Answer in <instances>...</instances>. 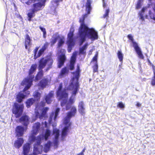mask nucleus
Instances as JSON below:
<instances>
[{"label":"nucleus","instance_id":"f257e3e1","mask_svg":"<svg viewBox=\"0 0 155 155\" xmlns=\"http://www.w3.org/2000/svg\"><path fill=\"white\" fill-rule=\"evenodd\" d=\"M80 73L79 67L78 65L76 72L73 74V77L71 81L70 85L68 87V89L71 91V96L69 101H67L68 97V90H61L62 84H59L58 90L57 92V97L59 100H61V106L63 107L65 106L66 110H68L71 108L70 112L68 113L66 118L64 119L63 125L64 128L62 131V138L66 136L67 134V130L70 125V119L72 117L74 116L76 112V109L74 106H71L75 100V97L77 93L79 88L78 79L79 78Z\"/></svg>","mask_w":155,"mask_h":155},{"label":"nucleus","instance_id":"f03ea898","mask_svg":"<svg viewBox=\"0 0 155 155\" xmlns=\"http://www.w3.org/2000/svg\"><path fill=\"white\" fill-rule=\"evenodd\" d=\"M39 123L34 124L32 131L29 137V140L31 143L35 142L33 154L29 155H38L42 152V147L40 145L44 140H46L51 134V131L47 129V124L46 121L43 122L41 127H40Z\"/></svg>","mask_w":155,"mask_h":155},{"label":"nucleus","instance_id":"7ed1b4c3","mask_svg":"<svg viewBox=\"0 0 155 155\" xmlns=\"http://www.w3.org/2000/svg\"><path fill=\"white\" fill-rule=\"evenodd\" d=\"M87 16V15L86 14L83 17V19H81L80 20L81 25L79 28L78 32L81 38L80 45L82 44L86 38L91 39L92 41H94L98 38L97 31L93 28H89L84 24V18Z\"/></svg>","mask_w":155,"mask_h":155},{"label":"nucleus","instance_id":"20e7f679","mask_svg":"<svg viewBox=\"0 0 155 155\" xmlns=\"http://www.w3.org/2000/svg\"><path fill=\"white\" fill-rule=\"evenodd\" d=\"M33 78L34 77L32 76L27 78L21 82V85L25 86V87L23 91L20 92L16 95V100L18 102H21L23 99L29 94V92L26 91L31 85Z\"/></svg>","mask_w":155,"mask_h":155},{"label":"nucleus","instance_id":"39448f33","mask_svg":"<svg viewBox=\"0 0 155 155\" xmlns=\"http://www.w3.org/2000/svg\"><path fill=\"white\" fill-rule=\"evenodd\" d=\"M45 102L42 101L40 104H38L36 106L35 109V118L34 120L38 117L40 119H42L47 116L46 112L49 109L47 107L43 108L44 106H45Z\"/></svg>","mask_w":155,"mask_h":155},{"label":"nucleus","instance_id":"423d86ee","mask_svg":"<svg viewBox=\"0 0 155 155\" xmlns=\"http://www.w3.org/2000/svg\"><path fill=\"white\" fill-rule=\"evenodd\" d=\"M53 135L54 138L52 142H48L44 147L43 150L45 152H47L51 146H54V148H56L58 144V137L59 136V132L58 130L54 128L53 130Z\"/></svg>","mask_w":155,"mask_h":155},{"label":"nucleus","instance_id":"0eeeda50","mask_svg":"<svg viewBox=\"0 0 155 155\" xmlns=\"http://www.w3.org/2000/svg\"><path fill=\"white\" fill-rule=\"evenodd\" d=\"M52 63L53 60L50 56L41 58L39 61V70L42 69L46 65L48 68V70Z\"/></svg>","mask_w":155,"mask_h":155},{"label":"nucleus","instance_id":"6e6552de","mask_svg":"<svg viewBox=\"0 0 155 155\" xmlns=\"http://www.w3.org/2000/svg\"><path fill=\"white\" fill-rule=\"evenodd\" d=\"M74 31V28H71L68 35L67 44L68 45V51L69 52L71 51L73 47L75 44L74 38L73 37Z\"/></svg>","mask_w":155,"mask_h":155},{"label":"nucleus","instance_id":"1a4fd4ad","mask_svg":"<svg viewBox=\"0 0 155 155\" xmlns=\"http://www.w3.org/2000/svg\"><path fill=\"white\" fill-rule=\"evenodd\" d=\"M128 38L131 41L132 45L134 47L138 57L141 59L143 58V56L142 54L140 48L138 46L137 44L134 40L133 36L131 35H129Z\"/></svg>","mask_w":155,"mask_h":155},{"label":"nucleus","instance_id":"9d476101","mask_svg":"<svg viewBox=\"0 0 155 155\" xmlns=\"http://www.w3.org/2000/svg\"><path fill=\"white\" fill-rule=\"evenodd\" d=\"M57 40H58V47H60L64 44L65 41V38L63 36H59L58 34L54 35L52 38L51 41V44L53 45L55 44Z\"/></svg>","mask_w":155,"mask_h":155},{"label":"nucleus","instance_id":"9b49d317","mask_svg":"<svg viewBox=\"0 0 155 155\" xmlns=\"http://www.w3.org/2000/svg\"><path fill=\"white\" fill-rule=\"evenodd\" d=\"M23 108V104H19L15 103L13 107L12 112L15 115L16 117H18L22 114Z\"/></svg>","mask_w":155,"mask_h":155},{"label":"nucleus","instance_id":"f8f14e48","mask_svg":"<svg viewBox=\"0 0 155 155\" xmlns=\"http://www.w3.org/2000/svg\"><path fill=\"white\" fill-rule=\"evenodd\" d=\"M65 52V51L63 49L60 50L58 52V67L59 68L61 67L66 60Z\"/></svg>","mask_w":155,"mask_h":155},{"label":"nucleus","instance_id":"ddd939ff","mask_svg":"<svg viewBox=\"0 0 155 155\" xmlns=\"http://www.w3.org/2000/svg\"><path fill=\"white\" fill-rule=\"evenodd\" d=\"M48 46V44L47 43L45 44L42 48L39 50L38 53L37 52L38 51L39 48L38 47H36L34 50V59H36L41 56L45 50L46 49Z\"/></svg>","mask_w":155,"mask_h":155},{"label":"nucleus","instance_id":"4468645a","mask_svg":"<svg viewBox=\"0 0 155 155\" xmlns=\"http://www.w3.org/2000/svg\"><path fill=\"white\" fill-rule=\"evenodd\" d=\"M45 1L42 0L39 2L34 5V10L35 11L42 9L45 6Z\"/></svg>","mask_w":155,"mask_h":155},{"label":"nucleus","instance_id":"2eb2a0df","mask_svg":"<svg viewBox=\"0 0 155 155\" xmlns=\"http://www.w3.org/2000/svg\"><path fill=\"white\" fill-rule=\"evenodd\" d=\"M59 111V108H58L56 109L54 112H52V113L51 114L49 119V124H51L54 121H55L56 118L58 115Z\"/></svg>","mask_w":155,"mask_h":155},{"label":"nucleus","instance_id":"dca6fc26","mask_svg":"<svg viewBox=\"0 0 155 155\" xmlns=\"http://www.w3.org/2000/svg\"><path fill=\"white\" fill-rule=\"evenodd\" d=\"M50 81V78H49L48 79H43L39 83L38 86L43 89L49 84Z\"/></svg>","mask_w":155,"mask_h":155},{"label":"nucleus","instance_id":"f3484780","mask_svg":"<svg viewBox=\"0 0 155 155\" xmlns=\"http://www.w3.org/2000/svg\"><path fill=\"white\" fill-rule=\"evenodd\" d=\"M78 110L82 115H84L85 114V106L84 103L82 101L79 103L78 106Z\"/></svg>","mask_w":155,"mask_h":155},{"label":"nucleus","instance_id":"a211bd4d","mask_svg":"<svg viewBox=\"0 0 155 155\" xmlns=\"http://www.w3.org/2000/svg\"><path fill=\"white\" fill-rule=\"evenodd\" d=\"M25 129L20 126H18L16 128V135L20 137L23 135Z\"/></svg>","mask_w":155,"mask_h":155},{"label":"nucleus","instance_id":"6ab92c4d","mask_svg":"<svg viewBox=\"0 0 155 155\" xmlns=\"http://www.w3.org/2000/svg\"><path fill=\"white\" fill-rule=\"evenodd\" d=\"M23 142L24 140L22 138H18L15 141L14 146L15 148L18 149L22 146Z\"/></svg>","mask_w":155,"mask_h":155},{"label":"nucleus","instance_id":"aec40b11","mask_svg":"<svg viewBox=\"0 0 155 155\" xmlns=\"http://www.w3.org/2000/svg\"><path fill=\"white\" fill-rule=\"evenodd\" d=\"M77 53H78L76 52H74L71 57L70 66V69L71 70H72L73 68L74 64L75 61L76 57L77 54Z\"/></svg>","mask_w":155,"mask_h":155},{"label":"nucleus","instance_id":"412c9836","mask_svg":"<svg viewBox=\"0 0 155 155\" xmlns=\"http://www.w3.org/2000/svg\"><path fill=\"white\" fill-rule=\"evenodd\" d=\"M31 147L28 143L25 144L23 147V153L24 155H27L30 151Z\"/></svg>","mask_w":155,"mask_h":155},{"label":"nucleus","instance_id":"4be33fe9","mask_svg":"<svg viewBox=\"0 0 155 155\" xmlns=\"http://www.w3.org/2000/svg\"><path fill=\"white\" fill-rule=\"evenodd\" d=\"M20 122L25 126H27L29 124V118L27 116H22L20 120Z\"/></svg>","mask_w":155,"mask_h":155},{"label":"nucleus","instance_id":"5701e85b","mask_svg":"<svg viewBox=\"0 0 155 155\" xmlns=\"http://www.w3.org/2000/svg\"><path fill=\"white\" fill-rule=\"evenodd\" d=\"M53 94L54 92L51 91L45 97V101L48 104H50L51 102Z\"/></svg>","mask_w":155,"mask_h":155},{"label":"nucleus","instance_id":"b1692460","mask_svg":"<svg viewBox=\"0 0 155 155\" xmlns=\"http://www.w3.org/2000/svg\"><path fill=\"white\" fill-rule=\"evenodd\" d=\"M92 3V1L91 0H87L86 5V11L88 14H90V12L91 9V4Z\"/></svg>","mask_w":155,"mask_h":155},{"label":"nucleus","instance_id":"393cba45","mask_svg":"<svg viewBox=\"0 0 155 155\" xmlns=\"http://www.w3.org/2000/svg\"><path fill=\"white\" fill-rule=\"evenodd\" d=\"M31 40L28 35H26L25 38V47L27 49L31 45Z\"/></svg>","mask_w":155,"mask_h":155},{"label":"nucleus","instance_id":"a878e982","mask_svg":"<svg viewBox=\"0 0 155 155\" xmlns=\"http://www.w3.org/2000/svg\"><path fill=\"white\" fill-rule=\"evenodd\" d=\"M37 67V65L36 64H32L29 71V74H33L36 71Z\"/></svg>","mask_w":155,"mask_h":155},{"label":"nucleus","instance_id":"bb28decb","mask_svg":"<svg viewBox=\"0 0 155 155\" xmlns=\"http://www.w3.org/2000/svg\"><path fill=\"white\" fill-rule=\"evenodd\" d=\"M88 45L87 43L86 44L84 45L80 48V53L81 54H84L85 53V50Z\"/></svg>","mask_w":155,"mask_h":155},{"label":"nucleus","instance_id":"cd10ccee","mask_svg":"<svg viewBox=\"0 0 155 155\" xmlns=\"http://www.w3.org/2000/svg\"><path fill=\"white\" fill-rule=\"evenodd\" d=\"M35 12L34 9L31 10L28 14V16L29 18L28 20L30 21H31V18L35 16L34 13Z\"/></svg>","mask_w":155,"mask_h":155},{"label":"nucleus","instance_id":"c85d7f7f","mask_svg":"<svg viewBox=\"0 0 155 155\" xmlns=\"http://www.w3.org/2000/svg\"><path fill=\"white\" fill-rule=\"evenodd\" d=\"M34 101V100L33 98L28 100L26 103L27 107H29L33 104Z\"/></svg>","mask_w":155,"mask_h":155},{"label":"nucleus","instance_id":"c756f323","mask_svg":"<svg viewBox=\"0 0 155 155\" xmlns=\"http://www.w3.org/2000/svg\"><path fill=\"white\" fill-rule=\"evenodd\" d=\"M117 55L119 61L122 62L123 61V55L122 52L120 51H118Z\"/></svg>","mask_w":155,"mask_h":155},{"label":"nucleus","instance_id":"7c9ffc66","mask_svg":"<svg viewBox=\"0 0 155 155\" xmlns=\"http://www.w3.org/2000/svg\"><path fill=\"white\" fill-rule=\"evenodd\" d=\"M33 96L36 100H38L40 98L41 94L40 93L36 91L34 93Z\"/></svg>","mask_w":155,"mask_h":155},{"label":"nucleus","instance_id":"2f4dec72","mask_svg":"<svg viewBox=\"0 0 155 155\" xmlns=\"http://www.w3.org/2000/svg\"><path fill=\"white\" fill-rule=\"evenodd\" d=\"M67 71V69L66 68H63L61 71V72L59 75V77L60 78H62L66 74Z\"/></svg>","mask_w":155,"mask_h":155},{"label":"nucleus","instance_id":"473e14b6","mask_svg":"<svg viewBox=\"0 0 155 155\" xmlns=\"http://www.w3.org/2000/svg\"><path fill=\"white\" fill-rule=\"evenodd\" d=\"M42 72V71H40L35 78V80L37 81L40 79L43 76Z\"/></svg>","mask_w":155,"mask_h":155},{"label":"nucleus","instance_id":"72a5a7b5","mask_svg":"<svg viewBox=\"0 0 155 155\" xmlns=\"http://www.w3.org/2000/svg\"><path fill=\"white\" fill-rule=\"evenodd\" d=\"M41 31L43 32V37L44 38H45L46 37L47 34L46 31L45 29L43 27L41 26L39 27Z\"/></svg>","mask_w":155,"mask_h":155},{"label":"nucleus","instance_id":"f704fd0d","mask_svg":"<svg viewBox=\"0 0 155 155\" xmlns=\"http://www.w3.org/2000/svg\"><path fill=\"white\" fill-rule=\"evenodd\" d=\"M143 1V0H138L136 6V9H138L141 7Z\"/></svg>","mask_w":155,"mask_h":155},{"label":"nucleus","instance_id":"c9c22d12","mask_svg":"<svg viewBox=\"0 0 155 155\" xmlns=\"http://www.w3.org/2000/svg\"><path fill=\"white\" fill-rule=\"evenodd\" d=\"M153 72L154 76L152 78L151 82V84L153 86L155 85V70H154Z\"/></svg>","mask_w":155,"mask_h":155},{"label":"nucleus","instance_id":"e433bc0d","mask_svg":"<svg viewBox=\"0 0 155 155\" xmlns=\"http://www.w3.org/2000/svg\"><path fill=\"white\" fill-rule=\"evenodd\" d=\"M25 0H21V1L23 3H25L28 5H29L30 3L35 2V0H29L28 2H25Z\"/></svg>","mask_w":155,"mask_h":155},{"label":"nucleus","instance_id":"4c0bfd02","mask_svg":"<svg viewBox=\"0 0 155 155\" xmlns=\"http://www.w3.org/2000/svg\"><path fill=\"white\" fill-rule=\"evenodd\" d=\"M117 107L120 108H124V104L121 102L118 103Z\"/></svg>","mask_w":155,"mask_h":155},{"label":"nucleus","instance_id":"58836bf2","mask_svg":"<svg viewBox=\"0 0 155 155\" xmlns=\"http://www.w3.org/2000/svg\"><path fill=\"white\" fill-rule=\"evenodd\" d=\"M109 11V10L108 9H107L106 10L105 14L103 16L104 18H105L108 16V15Z\"/></svg>","mask_w":155,"mask_h":155},{"label":"nucleus","instance_id":"ea45409f","mask_svg":"<svg viewBox=\"0 0 155 155\" xmlns=\"http://www.w3.org/2000/svg\"><path fill=\"white\" fill-rule=\"evenodd\" d=\"M98 65L97 64H95V65L93 68V70L94 72H97V71Z\"/></svg>","mask_w":155,"mask_h":155},{"label":"nucleus","instance_id":"a19ab883","mask_svg":"<svg viewBox=\"0 0 155 155\" xmlns=\"http://www.w3.org/2000/svg\"><path fill=\"white\" fill-rule=\"evenodd\" d=\"M97 53L95 55L94 57L93 58L92 61H95V64L97 63Z\"/></svg>","mask_w":155,"mask_h":155},{"label":"nucleus","instance_id":"79ce46f5","mask_svg":"<svg viewBox=\"0 0 155 155\" xmlns=\"http://www.w3.org/2000/svg\"><path fill=\"white\" fill-rule=\"evenodd\" d=\"M141 105V104L139 103H137L136 104V106L138 107H140Z\"/></svg>","mask_w":155,"mask_h":155},{"label":"nucleus","instance_id":"37998d69","mask_svg":"<svg viewBox=\"0 0 155 155\" xmlns=\"http://www.w3.org/2000/svg\"><path fill=\"white\" fill-rule=\"evenodd\" d=\"M78 155H84V153H83V152H81L78 154Z\"/></svg>","mask_w":155,"mask_h":155},{"label":"nucleus","instance_id":"c03bdc74","mask_svg":"<svg viewBox=\"0 0 155 155\" xmlns=\"http://www.w3.org/2000/svg\"><path fill=\"white\" fill-rule=\"evenodd\" d=\"M103 6L104 8H105V7L106 6V4L104 2H103Z\"/></svg>","mask_w":155,"mask_h":155},{"label":"nucleus","instance_id":"a18cd8bd","mask_svg":"<svg viewBox=\"0 0 155 155\" xmlns=\"http://www.w3.org/2000/svg\"><path fill=\"white\" fill-rule=\"evenodd\" d=\"M85 149H83L81 152H83V153H84V152L85 151Z\"/></svg>","mask_w":155,"mask_h":155},{"label":"nucleus","instance_id":"49530a36","mask_svg":"<svg viewBox=\"0 0 155 155\" xmlns=\"http://www.w3.org/2000/svg\"><path fill=\"white\" fill-rule=\"evenodd\" d=\"M54 3H55V4L56 6H57L58 5L57 2H54Z\"/></svg>","mask_w":155,"mask_h":155},{"label":"nucleus","instance_id":"de8ad7c7","mask_svg":"<svg viewBox=\"0 0 155 155\" xmlns=\"http://www.w3.org/2000/svg\"><path fill=\"white\" fill-rule=\"evenodd\" d=\"M92 51H93V50H91L90 51V52H91Z\"/></svg>","mask_w":155,"mask_h":155},{"label":"nucleus","instance_id":"09e8293b","mask_svg":"<svg viewBox=\"0 0 155 155\" xmlns=\"http://www.w3.org/2000/svg\"><path fill=\"white\" fill-rule=\"evenodd\" d=\"M25 130H26V129H27V128L26 127H25Z\"/></svg>","mask_w":155,"mask_h":155},{"label":"nucleus","instance_id":"8fccbe9b","mask_svg":"<svg viewBox=\"0 0 155 155\" xmlns=\"http://www.w3.org/2000/svg\"><path fill=\"white\" fill-rule=\"evenodd\" d=\"M103 0V1H104V0Z\"/></svg>","mask_w":155,"mask_h":155}]
</instances>
